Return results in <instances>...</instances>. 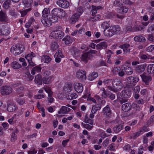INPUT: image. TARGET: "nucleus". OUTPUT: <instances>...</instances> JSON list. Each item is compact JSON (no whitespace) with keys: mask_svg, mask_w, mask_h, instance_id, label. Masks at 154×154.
I'll list each match as a JSON object with an SVG mask.
<instances>
[{"mask_svg":"<svg viewBox=\"0 0 154 154\" xmlns=\"http://www.w3.org/2000/svg\"><path fill=\"white\" fill-rule=\"evenodd\" d=\"M51 16L53 17L52 20L53 22H57L58 20V18L60 19L63 18L66 15V13L63 10L59 8L53 9L51 12Z\"/></svg>","mask_w":154,"mask_h":154,"instance_id":"f257e3e1","label":"nucleus"},{"mask_svg":"<svg viewBox=\"0 0 154 154\" xmlns=\"http://www.w3.org/2000/svg\"><path fill=\"white\" fill-rule=\"evenodd\" d=\"M121 28L118 25L111 26L107 29L103 31L104 35L106 36L110 37L115 34L119 33Z\"/></svg>","mask_w":154,"mask_h":154,"instance_id":"f03ea898","label":"nucleus"},{"mask_svg":"<svg viewBox=\"0 0 154 154\" xmlns=\"http://www.w3.org/2000/svg\"><path fill=\"white\" fill-rule=\"evenodd\" d=\"M24 50V46L21 45L19 46L13 45L10 48L11 52L15 56H17L22 53Z\"/></svg>","mask_w":154,"mask_h":154,"instance_id":"7ed1b4c3","label":"nucleus"},{"mask_svg":"<svg viewBox=\"0 0 154 154\" xmlns=\"http://www.w3.org/2000/svg\"><path fill=\"white\" fill-rule=\"evenodd\" d=\"M127 80L126 87L128 88H132L134 86L135 84L139 81V77L136 76H131L126 78Z\"/></svg>","mask_w":154,"mask_h":154,"instance_id":"20e7f679","label":"nucleus"},{"mask_svg":"<svg viewBox=\"0 0 154 154\" xmlns=\"http://www.w3.org/2000/svg\"><path fill=\"white\" fill-rule=\"evenodd\" d=\"M79 10V8L78 11ZM82 13V11H78L76 13L74 14L69 19V22L72 24H74L78 21L80 16Z\"/></svg>","mask_w":154,"mask_h":154,"instance_id":"39448f33","label":"nucleus"},{"mask_svg":"<svg viewBox=\"0 0 154 154\" xmlns=\"http://www.w3.org/2000/svg\"><path fill=\"white\" fill-rule=\"evenodd\" d=\"M50 36L55 39H61L64 36V33L62 31H53Z\"/></svg>","mask_w":154,"mask_h":154,"instance_id":"423d86ee","label":"nucleus"},{"mask_svg":"<svg viewBox=\"0 0 154 154\" xmlns=\"http://www.w3.org/2000/svg\"><path fill=\"white\" fill-rule=\"evenodd\" d=\"M52 19H53V17L51 15H50L48 18H44V19L42 20V22L45 26L49 27L51 25L52 23H54L56 22L52 21Z\"/></svg>","mask_w":154,"mask_h":154,"instance_id":"0eeeda50","label":"nucleus"},{"mask_svg":"<svg viewBox=\"0 0 154 154\" xmlns=\"http://www.w3.org/2000/svg\"><path fill=\"white\" fill-rule=\"evenodd\" d=\"M76 76L78 79L84 81L86 79V72L79 70L76 73Z\"/></svg>","mask_w":154,"mask_h":154,"instance_id":"6e6552de","label":"nucleus"},{"mask_svg":"<svg viewBox=\"0 0 154 154\" xmlns=\"http://www.w3.org/2000/svg\"><path fill=\"white\" fill-rule=\"evenodd\" d=\"M12 88L9 86H5L2 87L1 93L3 95H8L11 93Z\"/></svg>","mask_w":154,"mask_h":154,"instance_id":"1a4fd4ad","label":"nucleus"},{"mask_svg":"<svg viewBox=\"0 0 154 154\" xmlns=\"http://www.w3.org/2000/svg\"><path fill=\"white\" fill-rule=\"evenodd\" d=\"M9 21V19L8 18L5 12L2 10L0 11V22L7 23Z\"/></svg>","mask_w":154,"mask_h":154,"instance_id":"9d476101","label":"nucleus"},{"mask_svg":"<svg viewBox=\"0 0 154 154\" xmlns=\"http://www.w3.org/2000/svg\"><path fill=\"white\" fill-rule=\"evenodd\" d=\"M57 5L60 7L67 8L69 5V2L66 0H59L57 2Z\"/></svg>","mask_w":154,"mask_h":154,"instance_id":"9b49d317","label":"nucleus"},{"mask_svg":"<svg viewBox=\"0 0 154 154\" xmlns=\"http://www.w3.org/2000/svg\"><path fill=\"white\" fill-rule=\"evenodd\" d=\"M103 112L106 115V118H110L111 116L112 113L108 105H107L103 109Z\"/></svg>","mask_w":154,"mask_h":154,"instance_id":"f8f14e48","label":"nucleus"},{"mask_svg":"<svg viewBox=\"0 0 154 154\" xmlns=\"http://www.w3.org/2000/svg\"><path fill=\"white\" fill-rule=\"evenodd\" d=\"M54 80V76L51 75L48 77H44L42 78V81L44 84L48 85L51 83Z\"/></svg>","mask_w":154,"mask_h":154,"instance_id":"ddd939ff","label":"nucleus"},{"mask_svg":"<svg viewBox=\"0 0 154 154\" xmlns=\"http://www.w3.org/2000/svg\"><path fill=\"white\" fill-rule=\"evenodd\" d=\"M9 33V29L6 26L2 25L0 27V35H7Z\"/></svg>","mask_w":154,"mask_h":154,"instance_id":"4468645a","label":"nucleus"},{"mask_svg":"<svg viewBox=\"0 0 154 154\" xmlns=\"http://www.w3.org/2000/svg\"><path fill=\"white\" fill-rule=\"evenodd\" d=\"M75 90L78 93H82L83 90V86L82 84L76 83L74 84Z\"/></svg>","mask_w":154,"mask_h":154,"instance_id":"2eb2a0df","label":"nucleus"},{"mask_svg":"<svg viewBox=\"0 0 154 154\" xmlns=\"http://www.w3.org/2000/svg\"><path fill=\"white\" fill-rule=\"evenodd\" d=\"M142 80L146 85L149 84V82H150L152 79V78L150 76H147L143 74L140 75Z\"/></svg>","mask_w":154,"mask_h":154,"instance_id":"dca6fc26","label":"nucleus"},{"mask_svg":"<svg viewBox=\"0 0 154 154\" xmlns=\"http://www.w3.org/2000/svg\"><path fill=\"white\" fill-rule=\"evenodd\" d=\"M90 54L89 53H86L82 54L81 58V60L84 62L87 63L88 60L90 59Z\"/></svg>","mask_w":154,"mask_h":154,"instance_id":"f3484780","label":"nucleus"},{"mask_svg":"<svg viewBox=\"0 0 154 154\" xmlns=\"http://www.w3.org/2000/svg\"><path fill=\"white\" fill-rule=\"evenodd\" d=\"M130 46V45L128 44H125L120 45L119 47L123 50L125 53H128L130 52L131 50L129 48Z\"/></svg>","mask_w":154,"mask_h":154,"instance_id":"a211bd4d","label":"nucleus"},{"mask_svg":"<svg viewBox=\"0 0 154 154\" xmlns=\"http://www.w3.org/2000/svg\"><path fill=\"white\" fill-rule=\"evenodd\" d=\"M103 8L100 6H97L92 5L91 6V11L92 13V15L94 16L97 12V10L99 9H102Z\"/></svg>","mask_w":154,"mask_h":154,"instance_id":"6ab92c4d","label":"nucleus"},{"mask_svg":"<svg viewBox=\"0 0 154 154\" xmlns=\"http://www.w3.org/2000/svg\"><path fill=\"white\" fill-rule=\"evenodd\" d=\"M131 108V106L130 103H126L122 104V110L125 112H128L130 110Z\"/></svg>","mask_w":154,"mask_h":154,"instance_id":"aec40b11","label":"nucleus"},{"mask_svg":"<svg viewBox=\"0 0 154 154\" xmlns=\"http://www.w3.org/2000/svg\"><path fill=\"white\" fill-rule=\"evenodd\" d=\"M123 129V126L122 125L119 124L113 127V130L115 133H118Z\"/></svg>","mask_w":154,"mask_h":154,"instance_id":"412c9836","label":"nucleus"},{"mask_svg":"<svg viewBox=\"0 0 154 154\" xmlns=\"http://www.w3.org/2000/svg\"><path fill=\"white\" fill-rule=\"evenodd\" d=\"M107 46V43L105 42H101L96 45L97 49L100 50H101L104 48H106Z\"/></svg>","mask_w":154,"mask_h":154,"instance_id":"4be33fe9","label":"nucleus"},{"mask_svg":"<svg viewBox=\"0 0 154 154\" xmlns=\"http://www.w3.org/2000/svg\"><path fill=\"white\" fill-rule=\"evenodd\" d=\"M131 95V92L128 90H124L122 91L121 97L124 98H128Z\"/></svg>","mask_w":154,"mask_h":154,"instance_id":"5701e85b","label":"nucleus"},{"mask_svg":"<svg viewBox=\"0 0 154 154\" xmlns=\"http://www.w3.org/2000/svg\"><path fill=\"white\" fill-rule=\"evenodd\" d=\"M34 81L35 83L38 85L42 84V79L41 76L40 75H38L35 76Z\"/></svg>","mask_w":154,"mask_h":154,"instance_id":"b1692460","label":"nucleus"},{"mask_svg":"<svg viewBox=\"0 0 154 154\" xmlns=\"http://www.w3.org/2000/svg\"><path fill=\"white\" fill-rule=\"evenodd\" d=\"M50 11L49 8H45L42 12V17L45 18L47 17L49 14Z\"/></svg>","mask_w":154,"mask_h":154,"instance_id":"393cba45","label":"nucleus"},{"mask_svg":"<svg viewBox=\"0 0 154 154\" xmlns=\"http://www.w3.org/2000/svg\"><path fill=\"white\" fill-rule=\"evenodd\" d=\"M70 110L69 108L65 106H62L60 109V111L58 112V113L59 114L66 113L69 111Z\"/></svg>","mask_w":154,"mask_h":154,"instance_id":"a878e982","label":"nucleus"},{"mask_svg":"<svg viewBox=\"0 0 154 154\" xmlns=\"http://www.w3.org/2000/svg\"><path fill=\"white\" fill-rule=\"evenodd\" d=\"M16 108V105L13 103H10L8 105L7 109L10 112H12L14 111Z\"/></svg>","mask_w":154,"mask_h":154,"instance_id":"bb28decb","label":"nucleus"},{"mask_svg":"<svg viewBox=\"0 0 154 154\" xmlns=\"http://www.w3.org/2000/svg\"><path fill=\"white\" fill-rule=\"evenodd\" d=\"M51 50L53 51H55L59 47L58 43L55 42H53L51 45Z\"/></svg>","mask_w":154,"mask_h":154,"instance_id":"cd10ccee","label":"nucleus"},{"mask_svg":"<svg viewBox=\"0 0 154 154\" xmlns=\"http://www.w3.org/2000/svg\"><path fill=\"white\" fill-rule=\"evenodd\" d=\"M115 69H114L113 70H115L116 72L120 76L122 77L125 74V72L121 68H115Z\"/></svg>","mask_w":154,"mask_h":154,"instance_id":"c85d7f7f","label":"nucleus"},{"mask_svg":"<svg viewBox=\"0 0 154 154\" xmlns=\"http://www.w3.org/2000/svg\"><path fill=\"white\" fill-rule=\"evenodd\" d=\"M63 90L67 92H70L72 90V85L71 84H67L64 86Z\"/></svg>","mask_w":154,"mask_h":154,"instance_id":"c756f323","label":"nucleus"},{"mask_svg":"<svg viewBox=\"0 0 154 154\" xmlns=\"http://www.w3.org/2000/svg\"><path fill=\"white\" fill-rule=\"evenodd\" d=\"M134 40L137 42H144L145 41V39L142 36L139 35L135 36L134 38Z\"/></svg>","mask_w":154,"mask_h":154,"instance_id":"7c9ffc66","label":"nucleus"},{"mask_svg":"<svg viewBox=\"0 0 154 154\" xmlns=\"http://www.w3.org/2000/svg\"><path fill=\"white\" fill-rule=\"evenodd\" d=\"M110 24L109 22L104 21L103 22L101 25L102 28L104 30L107 29L110 27Z\"/></svg>","mask_w":154,"mask_h":154,"instance_id":"2f4dec72","label":"nucleus"},{"mask_svg":"<svg viewBox=\"0 0 154 154\" xmlns=\"http://www.w3.org/2000/svg\"><path fill=\"white\" fill-rule=\"evenodd\" d=\"M51 60V59L49 56L47 55H44L42 56V62H44L45 63H48Z\"/></svg>","mask_w":154,"mask_h":154,"instance_id":"473e14b6","label":"nucleus"},{"mask_svg":"<svg viewBox=\"0 0 154 154\" xmlns=\"http://www.w3.org/2000/svg\"><path fill=\"white\" fill-rule=\"evenodd\" d=\"M98 74L96 72H93L89 74L88 79L90 81H92L96 78L98 76Z\"/></svg>","mask_w":154,"mask_h":154,"instance_id":"72a5a7b5","label":"nucleus"},{"mask_svg":"<svg viewBox=\"0 0 154 154\" xmlns=\"http://www.w3.org/2000/svg\"><path fill=\"white\" fill-rule=\"evenodd\" d=\"M101 108V106L100 105H94L92 107L91 112L92 114H95L97 110H100Z\"/></svg>","mask_w":154,"mask_h":154,"instance_id":"f704fd0d","label":"nucleus"},{"mask_svg":"<svg viewBox=\"0 0 154 154\" xmlns=\"http://www.w3.org/2000/svg\"><path fill=\"white\" fill-rule=\"evenodd\" d=\"M66 44H69L72 42V40L69 36H66L63 39Z\"/></svg>","mask_w":154,"mask_h":154,"instance_id":"c9c22d12","label":"nucleus"},{"mask_svg":"<svg viewBox=\"0 0 154 154\" xmlns=\"http://www.w3.org/2000/svg\"><path fill=\"white\" fill-rule=\"evenodd\" d=\"M101 18V16L99 15H96L95 16L91 17L89 18V20L90 21L93 22H95L99 20Z\"/></svg>","mask_w":154,"mask_h":154,"instance_id":"e433bc0d","label":"nucleus"},{"mask_svg":"<svg viewBox=\"0 0 154 154\" xmlns=\"http://www.w3.org/2000/svg\"><path fill=\"white\" fill-rule=\"evenodd\" d=\"M112 85L115 84L116 86H122V84L120 80L118 79H115L112 81Z\"/></svg>","mask_w":154,"mask_h":154,"instance_id":"4c0bfd02","label":"nucleus"},{"mask_svg":"<svg viewBox=\"0 0 154 154\" xmlns=\"http://www.w3.org/2000/svg\"><path fill=\"white\" fill-rule=\"evenodd\" d=\"M103 91L102 93V96L104 98H106L107 97L109 96L110 95L109 94V92L107 91H106L104 88H102L101 89Z\"/></svg>","mask_w":154,"mask_h":154,"instance_id":"58836bf2","label":"nucleus"},{"mask_svg":"<svg viewBox=\"0 0 154 154\" xmlns=\"http://www.w3.org/2000/svg\"><path fill=\"white\" fill-rule=\"evenodd\" d=\"M35 56V54L33 52H32L31 53L28 54L25 57V58L28 61L29 60H32V58Z\"/></svg>","mask_w":154,"mask_h":154,"instance_id":"ea45409f","label":"nucleus"},{"mask_svg":"<svg viewBox=\"0 0 154 154\" xmlns=\"http://www.w3.org/2000/svg\"><path fill=\"white\" fill-rule=\"evenodd\" d=\"M11 1L10 0H7L5 1L3 4V8L5 9H7L9 8L11 5Z\"/></svg>","mask_w":154,"mask_h":154,"instance_id":"a19ab883","label":"nucleus"},{"mask_svg":"<svg viewBox=\"0 0 154 154\" xmlns=\"http://www.w3.org/2000/svg\"><path fill=\"white\" fill-rule=\"evenodd\" d=\"M77 97V95L76 93H73L70 95H68L67 98L68 99L71 100L76 98Z\"/></svg>","mask_w":154,"mask_h":154,"instance_id":"79ce46f5","label":"nucleus"},{"mask_svg":"<svg viewBox=\"0 0 154 154\" xmlns=\"http://www.w3.org/2000/svg\"><path fill=\"white\" fill-rule=\"evenodd\" d=\"M11 66L12 67H22L20 64L16 61H14L11 63Z\"/></svg>","mask_w":154,"mask_h":154,"instance_id":"37998d69","label":"nucleus"},{"mask_svg":"<svg viewBox=\"0 0 154 154\" xmlns=\"http://www.w3.org/2000/svg\"><path fill=\"white\" fill-rule=\"evenodd\" d=\"M124 70L128 75H131L133 73V70L132 68H124Z\"/></svg>","mask_w":154,"mask_h":154,"instance_id":"c03bdc74","label":"nucleus"},{"mask_svg":"<svg viewBox=\"0 0 154 154\" xmlns=\"http://www.w3.org/2000/svg\"><path fill=\"white\" fill-rule=\"evenodd\" d=\"M117 97L119 100V102L121 104H122L128 101V99L127 98H124L123 97H118V95H117Z\"/></svg>","mask_w":154,"mask_h":154,"instance_id":"a18cd8bd","label":"nucleus"},{"mask_svg":"<svg viewBox=\"0 0 154 154\" xmlns=\"http://www.w3.org/2000/svg\"><path fill=\"white\" fill-rule=\"evenodd\" d=\"M122 0H115L113 2V5L115 7H119L122 5Z\"/></svg>","mask_w":154,"mask_h":154,"instance_id":"49530a36","label":"nucleus"},{"mask_svg":"<svg viewBox=\"0 0 154 154\" xmlns=\"http://www.w3.org/2000/svg\"><path fill=\"white\" fill-rule=\"evenodd\" d=\"M63 56V55L61 52V51L60 49L58 50L54 55V57H59L61 58H62Z\"/></svg>","mask_w":154,"mask_h":154,"instance_id":"de8ad7c7","label":"nucleus"},{"mask_svg":"<svg viewBox=\"0 0 154 154\" xmlns=\"http://www.w3.org/2000/svg\"><path fill=\"white\" fill-rule=\"evenodd\" d=\"M131 107L134 110L137 111H139L140 109V108L139 106L135 103H133L131 105Z\"/></svg>","mask_w":154,"mask_h":154,"instance_id":"09e8293b","label":"nucleus"},{"mask_svg":"<svg viewBox=\"0 0 154 154\" xmlns=\"http://www.w3.org/2000/svg\"><path fill=\"white\" fill-rule=\"evenodd\" d=\"M142 131V130H141L138 132L134 133L133 136L131 137V138L133 139H135L140 135Z\"/></svg>","mask_w":154,"mask_h":154,"instance_id":"8fccbe9b","label":"nucleus"},{"mask_svg":"<svg viewBox=\"0 0 154 154\" xmlns=\"http://www.w3.org/2000/svg\"><path fill=\"white\" fill-rule=\"evenodd\" d=\"M16 101L19 104L21 105H23L25 103V100L24 99H20L19 98L17 99Z\"/></svg>","mask_w":154,"mask_h":154,"instance_id":"3c124183","label":"nucleus"},{"mask_svg":"<svg viewBox=\"0 0 154 154\" xmlns=\"http://www.w3.org/2000/svg\"><path fill=\"white\" fill-rule=\"evenodd\" d=\"M143 29V27L141 26H135L133 27V32L141 31Z\"/></svg>","mask_w":154,"mask_h":154,"instance_id":"603ef678","label":"nucleus"},{"mask_svg":"<svg viewBox=\"0 0 154 154\" xmlns=\"http://www.w3.org/2000/svg\"><path fill=\"white\" fill-rule=\"evenodd\" d=\"M24 87L23 86H21L17 88L16 91L17 93L19 94H20L24 90Z\"/></svg>","mask_w":154,"mask_h":154,"instance_id":"864d4df0","label":"nucleus"},{"mask_svg":"<svg viewBox=\"0 0 154 154\" xmlns=\"http://www.w3.org/2000/svg\"><path fill=\"white\" fill-rule=\"evenodd\" d=\"M26 76L29 79V81H32L34 77L32 76L29 72H27L26 73Z\"/></svg>","mask_w":154,"mask_h":154,"instance_id":"5fc2aeb1","label":"nucleus"},{"mask_svg":"<svg viewBox=\"0 0 154 154\" xmlns=\"http://www.w3.org/2000/svg\"><path fill=\"white\" fill-rule=\"evenodd\" d=\"M41 68H32L31 71V73L32 75H34L35 74V71L38 72L41 71Z\"/></svg>","mask_w":154,"mask_h":154,"instance_id":"6e6d98bb","label":"nucleus"},{"mask_svg":"<svg viewBox=\"0 0 154 154\" xmlns=\"http://www.w3.org/2000/svg\"><path fill=\"white\" fill-rule=\"evenodd\" d=\"M116 16V14L115 13L110 12L108 13L106 15L108 19H111L112 18L115 17Z\"/></svg>","mask_w":154,"mask_h":154,"instance_id":"4d7b16f0","label":"nucleus"},{"mask_svg":"<svg viewBox=\"0 0 154 154\" xmlns=\"http://www.w3.org/2000/svg\"><path fill=\"white\" fill-rule=\"evenodd\" d=\"M148 39L149 41L154 42V33L149 35Z\"/></svg>","mask_w":154,"mask_h":154,"instance_id":"13d9d810","label":"nucleus"},{"mask_svg":"<svg viewBox=\"0 0 154 154\" xmlns=\"http://www.w3.org/2000/svg\"><path fill=\"white\" fill-rule=\"evenodd\" d=\"M154 50V45H152L146 48V50L147 52H151Z\"/></svg>","mask_w":154,"mask_h":154,"instance_id":"bf43d9fd","label":"nucleus"},{"mask_svg":"<svg viewBox=\"0 0 154 154\" xmlns=\"http://www.w3.org/2000/svg\"><path fill=\"white\" fill-rule=\"evenodd\" d=\"M9 13L12 16L14 17H16L17 16V14L16 12L14 10H11L10 11Z\"/></svg>","mask_w":154,"mask_h":154,"instance_id":"052dcab7","label":"nucleus"},{"mask_svg":"<svg viewBox=\"0 0 154 154\" xmlns=\"http://www.w3.org/2000/svg\"><path fill=\"white\" fill-rule=\"evenodd\" d=\"M30 10H31L30 9H28L25 10L21 11L20 12L21 14V16L22 17L26 15L27 12L29 11H30Z\"/></svg>","mask_w":154,"mask_h":154,"instance_id":"680f3d73","label":"nucleus"},{"mask_svg":"<svg viewBox=\"0 0 154 154\" xmlns=\"http://www.w3.org/2000/svg\"><path fill=\"white\" fill-rule=\"evenodd\" d=\"M144 68H136L135 71L138 74H140L144 72Z\"/></svg>","mask_w":154,"mask_h":154,"instance_id":"e2e57ef3","label":"nucleus"},{"mask_svg":"<svg viewBox=\"0 0 154 154\" xmlns=\"http://www.w3.org/2000/svg\"><path fill=\"white\" fill-rule=\"evenodd\" d=\"M43 73L44 77H48L50 76V75L51 74V72L49 70L44 71Z\"/></svg>","mask_w":154,"mask_h":154,"instance_id":"0e129e2a","label":"nucleus"},{"mask_svg":"<svg viewBox=\"0 0 154 154\" xmlns=\"http://www.w3.org/2000/svg\"><path fill=\"white\" fill-rule=\"evenodd\" d=\"M23 2L26 7H29L31 5V3L29 2L27 0H23Z\"/></svg>","mask_w":154,"mask_h":154,"instance_id":"69168bd1","label":"nucleus"},{"mask_svg":"<svg viewBox=\"0 0 154 154\" xmlns=\"http://www.w3.org/2000/svg\"><path fill=\"white\" fill-rule=\"evenodd\" d=\"M147 71L149 74H154V68H147Z\"/></svg>","mask_w":154,"mask_h":154,"instance_id":"338daca9","label":"nucleus"},{"mask_svg":"<svg viewBox=\"0 0 154 154\" xmlns=\"http://www.w3.org/2000/svg\"><path fill=\"white\" fill-rule=\"evenodd\" d=\"M154 30V24H151L148 28L147 31L148 32L153 31Z\"/></svg>","mask_w":154,"mask_h":154,"instance_id":"774afa93","label":"nucleus"}]
</instances>
